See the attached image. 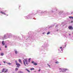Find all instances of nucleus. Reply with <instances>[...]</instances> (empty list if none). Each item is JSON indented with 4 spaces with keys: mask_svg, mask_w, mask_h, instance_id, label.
I'll return each instance as SVG.
<instances>
[{
    "mask_svg": "<svg viewBox=\"0 0 73 73\" xmlns=\"http://www.w3.org/2000/svg\"><path fill=\"white\" fill-rule=\"evenodd\" d=\"M8 69L6 70L5 68H3L2 70V73H3V72H4V73H6L8 72Z\"/></svg>",
    "mask_w": 73,
    "mask_h": 73,
    "instance_id": "f257e3e1",
    "label": "nucleus"
},
{
    "mask_svg": "<svg viewBox=\"0 0 73 73\" xmlns=\"http://www.w3.org/2000/svg\"><path fill=\"white\" fill-rule=\"evenodd\" d=\"M25 62H26V64L27 65H28V63H27V59H25L23 60V64L25 66H26V64H25Z\"/></svg>",
    "mask_w": 73,
    "mask_h": 73,
    "instance_id": "f03ea898",
    "label": "nucleus"
},
{
    "mask_svg": "<svg viewBox=\"0 0 73 73\" xmlns=\"http://www.w3.org/2000/svg\"><path fill=\"white\" fill-rule=\"evenodd\" d=\"M15 62L16 65H17V68H19L21 66L20 64L19 63H17V62L16 60L15 61Z\"/></svg>",
    "mask_w": 73,
    "mask_h": 73,
    "instance_id": "7ed1b4c3",
    "label": "nucleus"
},
{
    "mask_svg": "<svg viewBox=\"0 0 73 73\" xmlns=\"http://www.w3.org/2000/svg\"><path fill=\"white\" fill-rule=\"evenodd\" d=\"M68 28L69 29H71V30H73V27L72 26H70L68 27Z\"/></svg>",
    "mask_w": 73,
    "mask_h": 73,
    "instance_id": "20e7f679",
    "label": "nucleus"
},
{
    "mask_svg": "<svg viewBox=\"0 0 73 73\" xmlns=\"http://www.w3.org/2000/svg\"><path fill=\"white\" fill-rule=\"evenodd\" d=\"M67 70L66 69H63V72H64L66 71Z\"/></svg>",
    "mask_w": 73,
    "mask_h": 73,
    "instance_id": "39448f33",
    "label": "nucleus"
},
{
    "mask_svg": "<svg viewBox=\"0 0 73 73\" xmlns=\"http://www.w3.org/2000/svg\"><path fill=\"white\" fill-rule=\"evenodd\" d=\"M19 62H20V63H21V64H22V62L21 61V59H19Z\"/></svg>",
    "mask_w": 73,
    "mask_h": 73,
    "instance_id": "423d86ee",
    "label": "nucleus"
},
{
    "mask_svg": "<svg viewBox=\"0 0 73 73\" xmlns=\"http://www.w3.org/2000/svg\"><path fill=\"white\" fill-rule=\"evenodd\" d=\"M60 72H63V69H62L61 68H60Z\"/></svg>",
    "mask_w": 73,
    "mask_h": 73,
    "instance_id": "0eeeda50",
    "label": "nucleus"
},
{
    "mask_svg": "<svg viewBox=\"0 0 73 73\" xmlns=\"http://www.w3.org/2000/svg\"><path fill=\"white\" fill-rule=\"evenodd\" d=\"M2 44H3V45H5V43H4V41H3L2 42Z\"/></svg>",
    "mask_w": 73,
    "mask_h": 73,
    "instance_id": "6e6552de",
    "label": "nucleus"
},
{
    "mask_svg": "<svg viewBox=\"0 0 73 73\" xmlns=\"http://www.w3.org/2000/svg\"><path fill=\"white\" fill-rule=\"evenodd\" d=\"M26 70H27V71L28 72H30V71L28 69L26 68Z\"/></svg>",
    "mask_w": 73,
    "mask_h": 73,
    "instance_id": "1a4fd4ad",
    "label": "nucleus"
},
{
    "mask_svg": "<svg viewBox=\"0 0 73 73\" xmlns=\"http://www.w3.org/2000/svg\"><path fill=\"white\" fill-rule=\"evenodd\" d=\"M0 13H2V14H4V15H5V13L4 12H3V11H1Z\"/></svg>",
    "mask_w": 73,
    "mask_h": 73,
    "instance_id": "9d476101",
    "label": "nucleus"
},
{
    "mask_svg": "<svg viewBox=\"0 0 73 73\" xmlns=\"http://www.w3.org/2000/svg\"><path fill=\"white\" fill-rule=\"evenodd\" d=\"M69 18L70 19H73V17H72V16L69 17Z\"/></svg>",
    "mask_w": 73,
    "mask_h": 73,
    "instance_id": "9b49d317",
    "label": "nucleus"
},
{
    "mask_svg": "<svg viewBox=\"0 0 73 73\" xmlns=\"http://www.w3.org/2000/svg\"><path fill=\"white\" fill-rule=\"evenodd\" d=\"M35 69V68H32L30 69L31 70H34Z\"/></svg>",
    "mask_w": 73,
    "mask_h": 73,
    "instance_id": "f8f14e48",
    "label": "nucleus"
},
{
    "mask_svg": "<svg viewBox=\"0 0 73 73\" xmlns=\"http://www.w3.org/2000/svg\"><path fill=\"white\" fill-rule=\"evenodd\" d=\"M34 65H37V64L36 63H34Z\"/></svg>",
    "mask_w": 73,
    "mask_h": 73,
    "instance_id": "ddd939ff",
    "label": "nucleus"
},
{
    "mask_svg": "<svg viewBox=\"0 0 73 73\" xmlns=\"http://www.w3.org/2000/svg\"><path fill=\"white\" fill-rule=\"evenodd\" d=\"M15 54H17V51L15 50Z\"/></svg>",
    "mask_w": 73,
    "mask_h": 73,
    "instance_id": "4468645a",
    "label": "nucleus"
},
{
    "mask_svg": "<svg viewBox=\"0 0 73 73\" xmlns=\"http://www.w3.org/2000/svg\"><path fill=\"white\" fill-rule=\"evenodd\" d=\"M1 56H4V54H3V53L1 54Z\"/></svg>",
    "mask_w": 73,
    "mask_h": 73,
    "instance_id": "2eb2a0df",
    "label": "nucleus"
},
{
    "mask_svg": "<svg viewBox=\"0 0 73 73\" xmlns=\"http://www.w3.org/2000/svg\"><path fill=\"white\" fill-rule=\"evenodd\" d=\"M35 62L33 61H32L31 62V63H32V64H35Z\"/></svg>",
    "mask_w": 73,
    "mask_h": 73,
    "instance_id": "dca6fc26",
    "label": "nucleus"
},
{
    "mask_svg": "<svg viewBox=\"0 0 73 73\" xmlns=\"http://www.w3.org/2000/svg\"><path fill=\"white\" fill-rule=\"evenodd\" d=\"M59 62H58L57 61L55 62V64H58Z\"/></svg>",
    "mask_w": 73,
    "mask_h": 73,
    "instance_id": "f3484780",
    "label": "nucleus"
},
{
    "mask_svg": "<svg viewBox=\"0 0 73 73\" xmlns=\"http://www.w3.org/2000/svg\"><path fill=\"white\" fill-rule=\"evenodd\" d=\"M49 34H50V32H48L47 34V35H49Z\"/></svg>",
    "mask_w": 73,
    "mask_h": 73,
    "instance_id": "a211bd4d",
    "label": "nucleus"
},
{
    "mask_svg": "<svg viewBox=\"0 0 73 73\" xmlns=\"http://www.w3.org/2000/svg\"><path fill=\"white\" fill-rule=\"evenodd\" d=\"M18 70V68H15V70L16 71H17V70Z\"/></svg>",
    "mask_w": 73,
    "mask_h": 73,
    "instance_id": "6ab92c4d",
    "label": "nucleus"
},
{
    "mask_svg": "<svg viewBox=\"0 0 73 73\" xmlns=\"http://www.w3.org/2000/svg\"><path fill=\"white\" fill-rule=\"evenodd\" d=\"M19 73H23V72H21V71H19Z\"/></svg>",
    "mask_w": 73,
    "mask_h": 73,
    "instance_id": "aec40b11",
    "label": "nucleus"
},
{
    "mask_svg": "<svg viewBox=\"0 0 73 73\" xmlns=\"http://www.w3.org/2000/svg\"><path fill=\"white\" fill-rule=\"evenodd\" d=\"M47 65H48V66L49 67V68H50V65H49L48 64H47Z\"/></svg>",
    "mask_w": 73,
    "mask_h": 73,
    "instance_id": "412c9836",
    "label": "nucleus"
},
{
    "mask_svg": "<svg viewBox=\"0 0 73 73\" xmlns=\"http://www.w3.org/2000/svg\"><path fill=\"white\" fill-rule=\"evenodd\" d=\"M8 64H9V65H11V63H9Z\"/></svg>",
    "mask_w": 73,
    "mask_h": 73,
    "instance_id": "4be33fe9",
    "label": "nucleus"
},
{
    "mask_svg": "<svg viewBox=\"0 0 73 73\" xmlns=\"http://www.w3.org/2000/svg\"><path fill=\"white\" fill-rule=\"evenodd\" d=\"M3 62H4V63H6V62L5 61H3Z\"/></svg>",
    "mask_w": 73,
    "mask_h": 73,
    "instance_id": "5701e85b",
    "label": "nucleus"
},
{
    "mask_svg": "<svg viewBox=\"0 0 73 73\" xmlns=\"http://www.w3.org/2000/svg\"><path fill=\"white\" fill-rule=\"evenodd\" d=\"M5 47L6 48H7V46H5Z\"/></svg>",
    "mask_w": 73,
    "mask_h": 73,
    "instance_id": "b1692460",
    "label": "nucleus"
},
{
    "mask_svg": "<svg viewBox=\"0 0 73 73\" xmlns=\"http://www.w3.org/2000/svg\"><path fill=\"white\" fill-rule=\"evenodd\" d=\"M40 70H41V69H39L38 70V72H40Z\"/></svg>",
    "mask_w": 73,
    "mask_h": 73,
    "instance_id": "393cba45",
    "label": "nucleus"
},
{
    "mask_svg": "<svg viewBox=\"0 0 73 73\" xmlns=\"http://www.w3.org/2000/svg\"><path fill=\"white\" fill-rule=\"evenodd\" d=\"M29 61H30L31 60V58H30L29 59Z\"/></svg>",
    "mask_w": 73,
    "mask_h": 73,
    "instance_id": "a878e982",
    "label": "nucleus"
},
{
    "mask_svg": "<svg viewBox=\"0 0 73 73\" xmlns=\"http://www.w3.org/2000/svg\"><path fill=\"white\" fill-rule=\"evenodd\" d=\"M60 49H62V47H60Z\"/></svg>",
    "mask_w": 73,
    "mask_h": 73,
    "instance_id": "bb28decb",
    "label": "nucleus"
},
{
    "mask_svg": "<svg viewBox=\"0 0 73 73\" xmlns=\"http://www.w3.org/2000/svg\"><path fill=\"white\" fill-rule=\"evenodd\" d=\"M73 21H71V23H73Z\"/></svg>",
    "mask_w": 73,
    "mask_h": 73,
    "instance_id": "cd10ccee",
    "label": "nucleus"
},
{
    "mask_svg": "<svg viewBox=\"0 0 73 73\" xmlns=\"http://www.w3.org/2000/svg\"><path fill=\"white\" fill-rule=\"evenodd\" d=\"M44 33H42V34H44Z\"/></svg>",
    "mask_w": 73,
    "mask_h": 73,
    "instance_id": "c85d7f7f",
    "label": "nucleus"
},
{
    "mask_svg": "<svg viewBox=\"0 0 73 73\" xmlns=\"http://www.w3.org/2000/svg\"><path fill=\"white\" fill-rule=\"evenodd\" d=\"M0 50H1V48H0Z\"/></svg>",
    "mask_w": 73,
    "mask_h": 73,
    "instance_id": "c756f323",
    "label": "nucleus"
},
{
    "mask_svg": "<svg viewBox=\"0 0 73 73\" xmlns=\"http://www.w3.org/2000/svg\"><path fill=\"white\" fill-rule=\"evenodd\" d=\"M66 45V43H65V45Z\"/></svg>",
    "mask_w": 73,
    "mask_h": 73,
    "instance_id": "7c9ffc66",
    "label": "nucleus"
},
{
    "mask_svg": "<svg viewBox=\"0 0 73 73\" xmlns=\"http://www.w3.org/2000/svg\"><path fill=\"white\" fill-rule=\"evenodd\" d=\"M72 34H73V33H72Z\"/></svg>",
    "mask_w": 73,
    "mask_h": 73,
    "instance_id": "2f4dec72",
    "label": "nucleus"
},
{
    "mask_svg": "<svg viewBox=\"0 0 73 73\" xmlns=\"http://www.w3.org/2000/svg\"><path fill=\"white\" fill-rule=\"evenodd\" d=\"M0 65H1V64H0Z\"/></svg>",
    "mask_w": 73,
    "mask_h": 73,
    "instance_id": "473e14b6",
    "label": "nucleus"
},
{
    "mask_svg": "<svg viewBox=\"0 0 73 73\" xmlns=\"http://www.w3.org/2000/svg\"><path fill=\"white\" fill-rule=\"evenodd\" d=\"M0 73H2V72H0Z\"/></svg>",
    "mask_w": 73,
    "mask_h": 73,
    "instance_id": "72a5a7b5",
    "label": "nucleus"
}]
</instances>
